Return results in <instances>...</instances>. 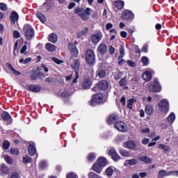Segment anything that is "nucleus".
<instances>
[{"label": "nucleus", "mask_w": 178, "mask_h": 178, "mask_svg": "<svg viewBox=\"0 0 178 178\" xmlns=\"http://www.w3.org/2000/svg\"><path fill=\"white\" fill-rule=\"evenodd\" d=\"M23 30L25 33L26 40H32L34 38V29L30 24H25Z\"/></svg>", "instance_id": "f257e3e1"}, {"label": "nucleus", "mask_w": 178, "mask_h": 178, "mask_svg": "<svg viewBox=\"0 0 178 178\" xmlns=\"http://www.w3.org/2000/svg\"><path fill=\"white\" fill-rule=\"evenodd\" d=\"M159 109L162 113H168L169 112V102L167 99H163L159 104Z\"/></svg>", "instance_id": "f03ea898"}, {"label": "nucleus", "mask_w": 178, "mask_h": 178, "mask_svg": "<svg viewBox=\"0 0 178 178\" xmlns=\"http://www.w3.org/2000/svg\"><path fill=\"white\" fill-rule=\"evenodd\" d=\"M86 60L89 65H94L95 63V54H94V51L91 49L87 51Z\"/></svg>", "instance_id": "7ed1b4c3"}, {"label": "nucleus", "mask_w": 178, "mask_h": 178, "mask_svg": "<svg viewBox=\"0 0 178 178\" xmlns=\"http://www.w3.org/2000/svg\"><path fill=\"white\" fill-rule=\"evenodd\" d=\"M148 88L151 92H159L161 90V85H159L157 79H154L153 83H151Z\"/></svg>", "instance_id": "20e7f679"}, {"label": "nucleus", "mask_w": 178, "mask_h": 178, "mask_svg": "<svg viewBox=\"0 0 178 178\" xmlns=\"http://www.w3.org/2000/svg\"><path fill=\"white\" fill-rule=\"evenodd\" d=\"M103 98H104V96H102V94L101 93L94 95L90 102L91 106H95V105H98V104H101V102H102Z\"/></svg>", "instance_id": "39448f33"}, {"label": "nucleus", "mask_w": 178, "mask_h": 178, "mask_svg": "<svg viewBox=\"0 0 178 178\" xmlns=\"http://www.w3.org/2000/svg\"><path fill=\"white\" fill-rule=\"evenodd\" d=\"M72 69L75 70V78L72 81V85L76 84L77 83V80H79V69H80V60H76L74 61V65H72Z\"/></svg>", "instance_id": "423d86ee"}, {"label": "nucleus", "mask_w": 178, "mask_h": 178, "mask_svg": "<svg viewBox=\"0 0 178 178\" xmlns=\"http://www.w3.org/2000/svg\"><path fill=\"white\" fill-rule=\"evenodd\" d=\"M68 49L71 53L72 58H77V56H79V50H77L76 44L71 42L68 43Z\"/></svg>", "instance_id": "0eeeda50"}, {"label": "nucleus", "mask_w": 178, "mask_h": 178, "mask_svg": "<svg viewBox=\"0 0 178 178\" xmlns=\"http://www.w3.org/2000/svg\"><path fill=\"white\" fill-rule=\"evenodd\" d=\"M123 20H133L134 19V14L129 10H124L121 15Z\"/></svg>", "instance_id": "6e6552de"}, {"label": "nucleus", "mask_w": 178, "mask_h": 178, "mask_svg": "<svg viewBox=\"0 0 178 178\" xmlns=\"http://www.w3.org/2000/svg\"><path fill=\"white\" fill-rule=\"evenodd\" d=\"M108 155L111 156L114 162H118V161L120 160V156H119L118 152H116L113 147H111L108 149Z\"/></svg>", "instance_id": "1a4fd4ad"}, {"label": "nucleus", "mask_w": 178, "mask_h": 178, "mask_svg": "<svg viewBox=\"0 0 178 178\" xmlns=\"http://www.w3.org/2000/svg\"><path fill=\"white\" fill-rule=\"evenodd\" d=\"M124 148H127V149H131V151H134L135 148H137V145L136 143L129 140L123 143Z\"/></svg>", "instance_id": "9d476101"}, {"label": "nucleus", "mask_w": 178, "mask_h": 178, "mask_svg": "<svg viewBox=\"0 0 178 178\" xmlns=\"http://www.w3.org/2000/svg\"><path fill=\"white\" fill-rule=\"evenodd\" d=\"M115 128L118 131H122V133L127 131V125H126L123 122H118L115 123Z\"/></svg>", "instance_id": "9b49d317"}, {"label": "nucleus", "mask_w": 178, "mask_h": 178, "mask_svg": "<svg viewBox=\"0 0 178 178\" xmlns=\"http://www.w3.org/2000/svg\"><path fill=\"white\" fill-rule=\"evenodd\" d=\"M90 15H91V9L87 8L79 17H81L82 20H88L90 19Z\"/></svg>", "instance_id": "f8f14e48"}, {"label": "nucleus", "mask_w": 178, "mask_h": 178, "mask_svg": "<svg viewBox=\"0 0 178 178\" xmlns=\"http://www.w3.org/2000/svg\"><path fill=\"white\" fill-rule=\"evenodd\" d=\"M1 118L3 120H5V122H7V124H10V123H12L13 122L12 117L10 116V115H9V113L6 111H4L1 114Z\"/></svg>", "instance_id": "ddd939ff"}, {"label": "nucleus", "mask_w": 178, "mask_h": 178, "mask_svg": "<svg viewBox=\"0 0 178 178\" xmlns=\"http://www.w3.org/2000/svg\"><path fill=\"white\" fill-rule=\"evenodd\" d=\"M117 120H119V117L116 114H113L108 117L107 123L108 124H113Z\"/></svg>", "instance_id": "4468645a"}, {"label": "nucleus", "mask_w": 178, "mask_h": 178, "mask_svg": "<svg viewBox=\"0 0 178 178\" xmlns=\"http://www.w3.org/2000/svg\"><path fill=\"white\" fill-rule=\"evenodd\" d=\"M102 38V33H101L95 34L91 37L92 42H94L95 44H98V42L101 41Z\"/></svg>", "instance_id": "2eb2a0df"}, {"label": "nucleus", "mask_w": 178, "mask_h": 178, "mask_svg": "<svg viewBox=\"0 0 178 178\" xmlns=\"http://www.w3.org/2000/svg\"><path fill=\"white\" fill-rule=\"evenodd\" d=\"M97 51L100 55H105L107 51L106 44L104 43L100 44L97 47Z\"/></svg>", "instance_id": "dca6fc26"}, {"label": "nucleus", "mask_w": 178, "mask_h": 178, "mask_svg": "<svg viewBox=\"0 0 178 178\" xmlns=\"http://www.w3.org/2000/svg\"><path fill=\"white\" fill-rule=\"evenodd\" d=\"M28 90L33 92H40L41 91V87L37 85H29L28 86Z\"/></svg>", "instance_id": "f3484780"}, {"label": "nucleus", "mask_w": 178, "mask_h": 178, "mask_svg": "<svg viewBox=\"0 0 178 178\" xmlns=\"http://www.w3.org/2000/svg\"><path fill=\"white\" fill-rule=\"evenodd\" d=\"M8 173H9V168H8L5 164H1L0 167L1 176H3V175H8Z\"/></svg>", "instance_id": "a211bd4d"}, {"label": "nucleus", "mask_w": 178, "mask_h": 178, "mask_svg": "<svg viewBox=\"0 0 178 178\" xmlns=\"http://www.w3.org/2000/svg\"><path fill=\"white\" fill-rule=\"evenodd\" d=\"M92 170L94 172H96V173H101L102 172V165L98 163H95L92 165Z\"/></svg>", "instance_id": "6ab92c4d"}, {"label": "nucleus", "mask_w": 178, "mask_h": 178, "mask_svg": "<svg viewBox=\"0 0 178 178\" xmlns=\"http://www.w3.org/2000/svg\"><path fill=\"white\" fill-rule=\"evenodd\" d=\"M108 82L106 81H100L98 84L99 90H106L108 87Z\"/></svg>", "instance_id": "aec40b11"}, {"label": "nucleus", "mask_w": 178, "mask_h": 178, "mask_svg": "<svg viewBox=\"0 0 178 178\" xmlns=\"http://www.w3.org/2000/svg\"><path fill=\"white\" fill-rule=\"evenodd\" d=\"M143 79L145 80V81H149V80L152 79V74L151 72L146 71L143 75Z\"/></svg>", "instance_id": "412c9836"}, {"label": "nucleus", "mask_w": 178, "mask_h": 178, "mask_svg": "<svg viewBox=\"0 0 178 178\" xmlns=\"http://www.w3.org/2000/svg\"><path fill=\"white\" fill-rule=\"evenodd\" d=\"M10 17L11 19L13 24H15L16 23V22H17V20H19V15L17 14V13H16L15 11H13L11 13V15Z\"/></svg>", "instance_id": "4be33fe9"}, {"label": "nucleus", "mask_w": 178, "mask_h": 178, "mask_svg": "<svg viewBox=\"0 0 178 178\" xmlns=\"http://www.w3.org/2000/svg\"><path fill=\"white\" fill-rule=\"evenodd\" d=\"M82 87L85 90H87V88H90L91 87V81L89 79H85L82 83Z\"/></svg>", "instance_id": "5701e85b"}, {"label": "nucleus", "mask_w": 178, "mask_h": 178, "mask_svg": "<svg viewBox=\"0 0 178 178\" xmlns=\"http://www.w3.org/2000/svg\"><path fill=\"white\" fill-rule=\"evenodd\" d=\"M97 163L100 164L102 168L108 165V161L104 157H100L97 160Z\"/></svg>", "instance_id": "b1692460"}, {"label": "nucleus", "mask_w": 178, "mask_h": 178, "mask_svg": "<svg viewBox=\"0 0 178 178\" xmlns=\"http://www.w3.org/2000/svg\"><path fill=\"white\" fill-rule=\"evenodd\" d=\"M166 176H170V172H166L165 170H161L158 173V178H164Z\"/></svg>", "instance_id": "393cba45"}, {"label": "nucleus", "mask_w": 178, "mask_h": 178, "mask_svg": "<svg viewBox=\"0 0 178 178\" xmlns=\"http://www.w3.org/2000/svg\"><path fill=\"white\" fill-rule=\"evenodd\" d=\"M28 151L31 156H34V155H35V152H37V149H35V147L32 145L29 146Z\"/></svg>", "instance_id": "a878e982"}, {"label": "nucleus", "mask_w": 178, "mask_h": 178, "mask_svg": "<svg viewBox=\"0 0 178 178\" xmlns=\"http://www.w3.org/2000/svg\"><path fill=\"white\" fill-rule=\"evenodd\" d=\"M115 167L110 166L106 169V173L108 177H111L113 175V172H115Z\"/></svg>", "instance_id": "bb28decb"}, {"label": "nucleus", "mask_w": 178, "mask_h": 178, "mask_svg": "<svg viewBox=\"0 0 178 178\" xmlns=\"http://www.w3.org/2000/svg\"><path fill=\"white\" fill-rule=\"evenodd\" d=\"M159 149H163L164 152H169L170 151V146L169 145H165L163 144H160L157 147Z\"/></svg>", "instance_id": "cd10ccee"}, {"label": "nucleus", "mask_w": 178, "mask_h": 178, "mask_svg": "<svg viewBox=\"0 0 178 178\" xmlns=\"http://www.w3.org/2000/svg\"><path fill=\"white\" fill-rule=\"evenodd\" d=\"M49 41H50V42H52L53 44H55V42L58 41V35H56V33L50 34L49 36Z\"/></svg>", "instance_id": "c85d7f7f"}, {"label": "nucleus", "mask_w": 178, "mask_h": 178, "mask_svg": "<svg viewBox=\"0 0 178 178\" xmlns=\"http://www.w3.org/2000/svg\"><path fill=\"white\" fill-rule=\"evenodd\" d=\"M139 161H142L145 163H152V159L147 156L139 157Z\"/></svg>", "instance_id": "c756f323"}, {"label": "nucleus", "mask_w": 178, "mask_h": 178, "mask_svg": "<svg viewBox=\"0 0 178 178\" xmlns=\"http://www.w3.org/2000/svg\"><path fill=\"white\" fill-rule=\"evenodd\" d=\"M85 10H84V8H83L76 7L74 10V13H75V15H77L80 17V16L83 15Z\"/></svg>", "instance_id": "7c9ffc66"}, {"label": "nucleus", "mask_w": 178, "mask_h": 178, "mask_svg": "<svg viewBox=\"0 0 178 178\" xmlns=\"http://www.w3.org/2000/svg\"><path fill=\"white\" fill-rule=\"evenodd\" d=\"M97 76L99 77V79H104L105 76H106V72L103 70H97Z\"/></svg>", "instance_id": "2f4dec72"}, {"label": "nucleus", "mask_w": 178, "mask_h": 178, "mask_svg": "<svg viewBox=\"0 0 178 178\" xmlns=\"http://www.w3.org/2000/svg\"><path fill=\"white\" fill-rule=\"evenodd\" d=\"M46 49L47 51H49V52H54V51L56 49V47L51 43H47L46 44Z\"/></svg>", "instance_id": "473e14b6"}, {"label": "nucleus", "mask_w": 178, "mask_h": 178, "mask_svg": "<svg viewBox=\"0 0 178 178\" xmlns=\"http://www.w3.org/2000/svg\"><path fill=\"white\" fill-rule=\"evenodd\" d=\"M36 15L42 23H45V22H47V18L45 17V15H44V14H42V13H37Z\"/></svg>", "instance_id": "72a5a7b5"}, {"label": "nucleus", "mask_w": 178, "mask_h": 178, "mask_svg": "<svg viewBox=\"0 0 178 178\" xmlns=\"http://www.w3.org/2000/svg\"><path fill=\"white\" fill-rule=\"evenodd\" d=\"M6 65H7L8 67L10 69V70H11V72L13 73H14V74H15L16 76H20V72H19V71H17L16 70H15V68H13V66H12L10 63H7Z\"/></svg>", "instance_id": "f704fd0d"}, {"label": "nucleus", "mask_w": 178, "mask_h": 178, "mask_svg": "<svg viewBox=\"0 0 178 178\" xmlns=\"http://www.w3.org/2000/svg\"><path fill=\"white\" fill-rule=\"evenodd\" d=\"M114 5L115 6V8H117V9H122L123 6H124V2L122 1H115L114 3Z\"/></svg>", "instance_id": "c9c22d12"}, {"label": "nucleus", "mask_w": 178, "mask_h": 178, "mask_svg": "<svg viewBox=\"0 0 178 178\" xmlns=\"http://www.w3.org/2000/svg\"><path fill=\"white\" fill-rule=\"evenodd\" d=\"M145 112L147 115H152L154 112V108H152V106L147 105L145 107Z\"/></svg>", "instance_id": "e433bc0d"}, {"label": "nucleus", "mask_w": 178, "mask_h": 178, "mask_svg": "<svg viewBox=\"0 0 178 178\" xmlns=\"http://www.w3.org/2000/svg\"><path fill=\"white\" fill-rule=\"evenodd\" d=\"M175 119L176 115H175V113H171L170 115L168 117V122H170V123H173Z\"/></svg>", "instance_id": "4c0bfd02"}, {"label": "nucleus", "mask_w": 178, "mask_h": 178, "mask_svg": "<svg viewBox=\"0 0 178 178\" xmlns=\"http://www.w3.org/2000/svg\"><path fill=\"white\" fill-rule=\"evenodd\" d=\"M120 55L118 56V59L123 58V57L124 56V47L123 45L120 46Z\"/></svg>", "instance_id": "58836bf2"}, {"label": "nucleus", "mask_w": 178, "mask_h": 178, "mask_svg": "<svg viewBox=\"0 0 178 178\" xmlns=\"http://www.w3.org/2000/svg\"><path fill=\"white\" fill-rule=\"evenodd\" d=\"M141 60L143 63V66H148V65L149 64V60L147 56L142 57Z\"/></svg>", "instance_id": "ea45409f"}, {"label": "nucleus", "mask_w": 178, "mask_h": 178, "mask_svg": "<svg viewBox=\"0 0 178 178\" xmlns=\"http://www.w3.org/2000/svg\"><path fill=\"white\" fill-rule=\"evenodd\" d=\"M134 102H136L135 99L128 100L127 108H129V109H133V104H134Z\"/></svg>", "instance_id": "a19ab883"}, {"label": "nucleus", "mask_w": 178, "mask_h": 178, "mask_svg": "<svg viewBox=\"0 0 178 178\" xmlns=\"http://www.w3.org/2000/svg\"><path fill=\"white\" fill-rule=\"evenodd\" d=\"M4 159L6 162H7V163H8L9 165H12V163H13V159H12V157L8 155L4 156Z\"/></svg>", "instance_id": "79ce46f5"}, {"label": "nucleus", "mask_w": 178, "mask_h": 178, "mask_svg": "<svg viewBox=\"0 0 178 178\" xmlns=\"http://www.w3.org/2000/svg\"><path fill=\"white\" fill-rule=\"evenodd\" d=\"M87 31H88V28L85 27L84 31H82L78 33L77 37L79 38H81V37H83V35H84L86 34V33H87Z\"/></svg>", "instance_id": "37998d69"}, {"label": "nucleus", "mask_w": 178, "mask_h": 178, "mask_svg": "<svg viewBox=\"0 0 178 178\" xmlns=\"http://www.w3.org/2000/svg\"><path fill=\"white\" fill-rule=\"evenodd\" d=\"M10 154H11V155H19V149L11 148L10 149Z\"/></svg>", "instance_id": "c03bdc74"}, {"label": "nucleus", "mask_w": 178, "mask_h": 178, "mask_svg": "<svg viewBox=\"0 0 178 178\" xmlns=\"http://www.w3.org/2000/svg\"><path fill=\"white\" fill-rule=\"evenodd\" d=\"M88 161H89V162H93V161H95V154H94V153H90L88 156Z\"/></svg>", "instance_id": "a18cd8bd"}, {"label": "nucleus", "mask_w": 178, "mask_h": 178, "mask_svg": "<svg viewBox=\"0 0 178 178\" xmlns=\"http://www.w3.org/2000/svg\"><path fill=\"white\" fill-rule=\"evenodd\" d=\"M127 163L130 165H137V163H138V161H137V159H130L127 161Z\"/></svg>", "instance_id": "49530a36"}, {"label": "nucleus", "mask_w": 178, "mask_h": 178, "mask_svg": "<svg viewBox=\"0 0 178 178\" xmlns=\"http://www.w3.org/2000/svg\"><path fill=\"white\" fill-rule=\"evenodd\" d=\"M120 154L122 155V156H129L130 155V153L127 150L124 149H120Z\"/></svg>", "instance_id": "de8ad7c7"}, {"label": "nucleus", "mask_w": 178, "mask_h": 178, "mask_svg": "<svg viewBox=\"0 0 178 178\" xmlns=\"http://www.w3.org/2000/svg\"><path fill=\"white\" fill-rule=\"evenodd\" d=\"M32 161H33V159L29 156H26L23 158L24 163H31Z\"/></svg>", "instance_id": "09e8293b"}, {"label": "nucleus", "mask_w": 178, "mask_h": 178, "mask_svg": "<svg viewBox=\"0 0 178 178\" xmlns=\"http://www.w3.org/2000/svg\"><path fill=\"white\" fill-rule=\"evenodd\" d=\"M9 147H10V143L8 140H5L3 143V149H9Z\"/></svg>", "instance_id": "8fccbe9b"}, {"label": "nucleus", "mask_w": 178, "mask_h": 178, "mask_svg": "<svg viewBox=\"0 0 178 178\" xmlns=\"http://www.w3.org/2000/svg\"><path fill=\"white\" fill-rule=\"evenodd\" d=\"M60 94H61V97H69V95H70V92H69L68 90H65L61 91Z\"/></svg>", "instance_id": "3c124183"}, {"label": "nucleus", "mask_w": 178, "mask_h": 178, "mask_svg": "<svg viewBox=\"0 0 178 178\" xmlns=\"http://www.w3.org/2000/svg\"><path fill=\"white\" fill-rule=\"evenodd\" d=\"M127 63L129 65V66H131V67H136V63L131 60H127Z\"/></svg>", "instance_id": "603ef678"}, {"label": "nucleus", "mask_w": 178, "mask_h": 178, "mask_svg": "<svg viewBox=\"0 0 178 178\" xmlns=\"http://www.w3.org/2000/svg\"><path fill=\"white\" fill-rule=\"evenodd\" d=\"M0 9L1 10H8V6L4 3H0Z\"/></svg>", "instance_id": "864d4df0"}, {"label": "nucleus", "mask_w": 178, "mask_h": 178, "mask_svg": "<svg viewBox=\"0 0 178 178\" xmlns=\"http://www.w3.org/2000/svg\"><path fill=\"white\" fill-rule=\"evenodd\" d=\"M26 51H27V46L26 45H24L21 50L20 52L21 54H24V55H27V53L26 52Z\"/></svg>", "instance_id": "5fc2aeb1"}, {"label": "nucleus", "mask_w": 178, "mask_h": 178, "mask_svg": "<svg viewBox=\"0 0 178 178\" xmlns=\"http://www.w3.org/2000/svg\"><path fill=\"white\" fill-rule=\"evenodd\" d=\"M13 35L14 38H19L20 33H19V31H14Z\"/></svg>", "instance_id": "6e6d98bb"}, {"label": "nucleus", "mask_w": 178, "mask_h": 178, "mask_svg": "<svg viewBox=\"0 0 178 178\" xmlns=\"http://www.w3.org/2000/svg\"><path fill=\"white\" fill-rule=\"evenodd\" d=\"M67 178H77V175L74 172L67 174Z\"/></svg>", "instance_id": "4d7b16f0"}, {"label": "nucleus", "mask_w": 178, "mask_h": 178, "mask_svg": "<svg viewBox=\"0 0 178 178\" xmlns=\"http://www.w3.org/2000/svg\"><path fill=\"white\" fill-rule=\"evenodd\" d=\"M47 166V162L45 161H41V163H40V168H41L42 169H45Z\"/></svg>", "instance_id": "13d9d810"}, {"label": "nucleus", "mask_w": 178, "mask_h": 178, "mask_svg": "<svg viewBox=\"0 0 178 178\" xmlns=\"http://www.w3.org/2000/svg\"><path fill=\"white\" fill-rule=\"evenodd\" d=\"M126 83H127V81H126L125 78H122V79L120 81L119 84H120V86H126Z\"/></svg>", "instance_id": "bf43d9fd"}, {"label": "nucleus", "mask_w": 178, "mask_h": 178, "mask_svg": "<svg viewBox=\"0 0 178 178\" xmlns=\"http://www.w3.org/2000/svg\"><path fill=\"white\" fill-rule=\"evenodd\" d=\"M142 52H148V44H145L142 48Z\"/></svg>", "instance_id": "052dcab7"}, {"label": "nucleus", "mask_w": 178, "mask_h": 178, "mask_svg": "<svg viewBox=\"0 0 178 178\" xmlns=\"http://www.w3.org/2000/svg\"><path fill=\"white\" fill-rule=\"evenodd\" d=\"M148 143H149V139L145 138L143 139L142 140V144H143V145H147V144H148Z\"/></svg>", "instance_id": "680f3d73"}, {"label": "nucleus", "mask_w": 178, "mask_h": 178, "mask_svg": "<svg viewBox=\"0 0 178 178\" xmlns=\"http://www.w3.org/2000/svg\"><path fill=\"white\" fill-rule=\"evenodd\" d=\"M10 178H19V173L17 172H15L11 174Z\"/></svg>", "instance_id": "e2e57ef3"}, {"label": "nucleus", "mask_w": 178, "mask_h": 178, "mask_svg": "<svg viewBox=\"0 0 178 178\" xmlns=\"http://www.w3.org/2000/svg\"><path fill=\"white\" fill-rule=\"evenodd\" d=\"M120 35L122 38H126L127 37V32L122 31L120 32Z\"/></svg>", "instance_id": "0e129e2a"}, {"label": "nucleus", "mask_w": 178, "mask_h": 178, "mask_svg": "<svg viewBox=\"0 0 178 178\" xmlns=\"http://www.w3.org/2000/svg\"><path fill=\"white\" fill-rule=\"evenodd\" d=\"M109 51H110V54L111 55H113V54H115V47L113 46H110Z\"/></svg>", "instance_id": "69168bd1"}, {"label": "nucleus", "mask_w": 178, "mask_h": 178, "mask_svg": "<svg viewBox=\"0 0 178 178\" xmlns=\"http://www.w3.org/2000/svg\"><path fill=\"white\" fill-rule=\"evenodd\" d=\"M76 6V3L72 2L68 5V9H73Z\"/></svg>", "instance_id": "338daca9"}, {"label": "nucleus", "mask_w": 178, "mask_h": 178, "mask_svg": "<svg viewBox=\"0 0 178 178\" xmlns=\"http://www.w3.org/2000/svg\"><path fill=\"white\" fill-rule=\"evenodd\" d=\"M170 176H178V171H171L170 172Z\"/></svg>", "instance_id": "774afa93"}]
</instances>
